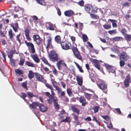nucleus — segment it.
<instances>
[{
  "instance_id": "obj_53",
  "label": "nucleus",
  "mask_w": 131,
  "mask_h": 131,
  "mask_svg": "<svg viewBox=\"0 0 131 131\" xmlns=\"http://www.w3.org/2000/svg\"><path fill=\"white\" fill-rule=\"evenodd\" d=\"M61 91H58V93H60V96L61 97H64L65 96V92L64 91H62V90L61 89Z\"/></svg>"
},
{
  "instance_id": "obj_14",
  "label": "nucleus",
  "mask_w": 131,
  "mask_h": 131,
  "mask_svg": "<svg viewBox=\"0 0 131 131\" xmlns=\"http://www.w3.org/2000/svg\"><path fill=\"white\" fill-rule=\"evenodd\" d=\"M79 101L83 106H85L86 104L85 99L83 96H81L79 97Z\"/></svg>"
},
{
  "instance_id": "obj_31",
  "label": "nucleus",
  "mask_w": 131,
  "mask_h": 131,
  "mask_svg": "<svg viewBox=\"0 0 131 131\" xmlns=\"http://www.w3.org/2000/svg\"><path fill=\"white\" fill-rule=\"evenodd\" d=\"M25 64L28 67H35V64L33 63L27 61L25 62Z\"/></svg>"
},
{
  "instance_id": "obj_2",
  "label": "nucleus",
  "mask_w": 131,
  "mask_h": 131,
  "mask_svg": "<svg viewBox=\"0 0 131 131\" xmlns=\"http://www.w3.org/2000/svg\"><path fill=\"white\" fill-rule=\"evenodd\" d=\"M72 50L75 57L80 60H82V57L81 55L80 52L78 51V49L76 47L73 46L72 48Z\"/></svg>"
},
{
  "instance_id": "obj_11",
  "label": "nucleus",
  "mask_w": 131,
  "mask_h": 131,
  "mask_svg": "<svg viewBox=\"0 0 131 131\" xmlns=\"http://www.w3.org/2000/svg\"><path fill=\"white\" fill-rule=\"evenodd\" d=\"M104 65L109 72H112L113 73H115V71L114 69V67L106 63H105Z\"/></svg>"
},
{
  "instance_id": "obj_56",
  "label": "nucleus",
  "mask_w": 131,
  "mask_h": 131,
  "mask_svg": "<svg viewBox=\"0 0 131 131\" xmlns=\"http://www.w3.org/2000/svg\"><path fill=\"white\" fill-rule=\"evenodd\" d=\"M102 117L107 121H108L110 119L109 117L107 115L102 116Z\"/></svg>"
},
{
  "instance_id": "obj_58",
  "label": "nucleus",
  "mask_w": 131,
  "mask_h": 131,
  "mask_svg": "<svg viewBox=\"0 0 131 131\" xmlns=\"http://www.w3.org/2000/svg\"><path fill=\"white\" fill-rule=\"evenodd\" d=\"M11 65L12 66H15V60L14 59H10Z\"/></svg>"
},
{
  "instance_id": "obj_64",
  "label": "nucleus",
  "mask_w": 131,
  "mask_h": 131,
  "mask_svg": "<svg viewBox=\"0 0 131 131\" xmlns=\"http://www.w3.org/2000/svg\"><path fill=\"white\" fill-rule=\"evenodd\" d=\"M60 84L63 88H65L66 84L64 82L61 81L60 82Z\"/></svg>"
},
{
  "instance_id": "obj_52",
  "label": "nucleus",
  "mask_w": 131,
  "mask_h": 131,
  "mask_svg": "<svg viewBox=\"0 0 131 131\" xmlns=\"http://www.w3.org/2000/svg\"><path fill=\"white\" fill-rule=\"evenodd\" d=\"M120 61L119 62V64L120 66L121 67H123L125 65V62L126 61H124V60H120Z\"/></svg>"
},
{
  "instance_id": "obj_12",
  "label": "nucleus",
  "mask_w": 131,
  "mask_h": 131,
  "mask_svg": "<svg viewBox=\"0 0 131 131\" xmlns=\"http://www.w3.org/2000/svg\"><path fill=\"white\" fill-rule=\"evenodd\" d=\"M30 29L28 28H26L24 32L25 35V36L27 40L29 41H31V39L30 37L29 36V32Z\"/></svg>"
},
{
  "instance_id": "obj_38",
  "label": "nucleus",
  "mask_w": 131,
  "mask_h": 131,
  "mask_svg": "<svg viewBox=\"0 0 131 131\" xmlns=\"http://www.w3.org/2000/svg\"><path fill=\"white\" fill-rule=\"evenodd\" d=\"M15 72L16 74H18L19 75L23 74V71L19 69H15Z\"/></svg>"
},
{
  "instance_id": "obj_63",
  "label": "nucleus",
  "mask_w": 131,
  "mask_h": 131,
  "mask_svg": "<svg viewBox=\"0 0 131 131\" xmlns=\"http://www.w3.org/2000/svg\"><path fill=\"white\" fill-rule=\"evenodd\" d=\"M112 51H113V52H115L116 53H118L119 52V50L115 48H114L112 49Z\"/></svg>"
},
{
  "instance_id": "obj_26",
  "label": "nucleus",
  "mask_w": 131,
  "mask_h": 131,
  "mask_svg": "<svg viewBox=\"0 0 131 131\" xmlns=\"http://www.w3.org/2000/svg\"><path fill=\"white\" fill-rule=\"evenodd\" d=\"M14 53L17 54V53L14 52V51H13V50H10L9 52H8L7 54L8 57L10 59H11L13 57V54Z\"/></svg>"
},
{
  "instance_id": "obj_24",
  "label": "nucleus",
  "mask_w": 131,
  "mask_h": 131,
  "mask_svg": "<svg viewBox=\"0 0 131 131\" xmlns=\"http://www.w3.org/2000/svg\"><path fill=\"white\" fill-rule=\"evenodd\" d=\"M72 110L74 112L78 114H79L80 112V110L75 107V105H72L71 107Z\"/></svg>"
},
{
  "instance_id": "obj_37",
  "label": "nucleus",
  "mask_w": 131,
  "mask_h": 131,
  "mask_svg": "<svg viewBox=\"0 0 131 131\" xmlns=\"http://www.w3.org/2000/svg\"><path fill=\"white\" fill-rule=\"evenodd\" d=\"M42 60L43 62L45 64L51 67V64L49 63L46 59L45 57H42Z\"/></svg>"
},
{
  "instance_id": "obj_48",
  "label": "nucleus",
  "mask_w": 131,
  "mask_h": 131,
  "mask_svg": "<svg viewBox=\"0 0 131 131\" xmlns=\"http://www.w3.org/2000/svg\"><path fill=\"white\" fill-rule=\"evenodd\" d=\"M82 38L84 42H86L88 40V38L86 35L85 34H84L82 35Z\"/></svg>"
},
{
  "instance_id": "obj_8",
  "label": "nucleus",
  "mask_w": 131,
  "mask_h": 131,
  "mask_svg": "<svg viewBox=\"0 0 131 131\" xmlns=\"http://www.w3.org/2000/svg\"><path fill=\"white\" fill-rule=\"evenodd\" d=\"M16 39V40L18 41L20 45L24 43V42H25V38L24 36H20V33L17 35Z\"/></svg>"
},
{
  "instance_id": "obj_49",
  "label": "nucleus",
  "mask_w": 131,
  "mask_h": 131,
  "mask_svg": "<svg viewBox=\"0 0 131 131\" xmlns=\"http://www.w3.org/2000/svg\"><path fill=\"white\" fill-rule=\"evenodd\" d=\"M92 120L96 122L97 124L100 126V122L97 119V118L95 116L93 117V119Z\"/></svg>"
},
{
  "instance_id": "obj_19",
  "label": "nucleus",
  "mask_w": 131,
  "mask_h": 131,
  "mask_svg": "<svg viewBox=\"0 0 131 131\" xmlns=\"http://www.w3.org/2000/svg\"><path fill=\"white\" fill-rule=\"evenodd\" d=\"M93 62L94 63V66L99 70H100V64L99 61L96 59H94L93 60Z\"/></svg>"
},
{
  "instance_id": "obj_59",
  "label": "nucleus",
  "mask_w": 131,
  "mask_h": 131,
  "mask_svg": "<svg viewBox=\"0 0 131 131\" xmlns=\"http://www.w3.org/2000/svg\"><path fill=\"white\" fill-rule=\"evenodd\" d=\"M27 94L28 95V96L29 97L32 98L33 97V94L32 93H31L29 92H27Z\"/></svg>"
},
{
  "instance_id": "obj_10",
  "label": "nucleus",
  "mask_w": 131,
  "mask_h": 131,
  "mask_svg": "<svg viewBox=\"0 0 131 131\" xmlns=\"http://www.w3.org/2000/svg\"><path fill=\"white\" fill-rule=\"evenodd\" d=\"M52 38L50 36L47 37L46 43L44 44L45 46H46V48L47 51H48L49 47L51 44Z\"/></svg>"
},
{
  "instance_id": "obj_42",
  "label": "nucleus",
  "mask_w": 131,
  "mask_h": 131,
  "mask_svg": "<svg viewBox=\"0 0 131 131\" xmlns=\"http://www.w3.org/2000/svg\"><path fill=\"white\" fill-rule=\"evenodd\" d=\"M43 83L45 84V86L48 88L50 89L51 90H52L53 89L52 86L50 84L47 83L46 80V82L45 83Z\"/></svg>"
},
{
  "instance_id": "obj_18",
  "label": "nucleus",
  "mask_w": 131,
  "mask_h": 131,
  "mask_svg": "<svg viewBox=\"0 0 131 131\" xmlns=\"http://www.w3.org/2000/svg\"><path fill=\"white\" fill-rule=\"evenodd\" d=\"M51 82L52 84L53 87L55 88L57 91H61V89L57 85V83L54 81V79H51Z\"/></svg>"
},
{
  "instance_id": "obj_61",
  "label": "nucleus",
  "mask_w": 131,
  "mask_h": 131,
  "mask_svg": "<svg viewBox=\"0 0 131 131\" xmlns=\"http://www.w3.org/2000/svg\"><path fill=\"white\" fill-rule=\"evenodd\" d=\"M90 16H91L92 18H94L96 19L97 17V15L95 14H93V13H90Z\"/></svg>"
},
{
  "instance_id": "obj_27",
  "label": "nucleus",
  "mask_w": 131,
  "mask_h": 131,
  "mask_svg": "<svg viewBox=\"0 0 131 131\" xmlns=\"http://www.w3.org/2000/svg\"><path fill=\"white\" fill-rule=\"evenodd\" d=\"M37 72H34L31 70H30L29 71V73L28 74V77L30 79H31L33 78L34 75H35V73Z\"/></svg>"
},
{
  "instance_id": "obj_51",
  "label": "nucleus",
  "mask_w": 131,
  "mask_h": 131,
  "mask_svg": "<svg viewBox=\"0 0 131 131\" xmlns=\"http://www.w3.org/2000/svg\"><path fill=\"white\" fill-rule=\"evenodd\" d=\"M25 61V59H20L19 64L20 66H23V65L24 62Z\"/></svg>"
},
{
  "instance_id": "obj_45",
  "label": "nucleus",
  "mask_w": 131,
  "mask_h": 131,
  "mask_svg": "<svg viewBox=\"0 0 131 131\" xmlns=\"http://www.w3.org/2000/svg\"><path fill=\"white\" fill-rule=\"evenodd\" d=\"M84 95L86 98L88 100H89L91 99V94L87 93H84Z\"/></svg>"
},
{
  "instance_id": "obj_39",
  "label": "nucleus",
  "mask_w": 131,
  "mask_h": 131,
  "mask_svg": "<svg viewBox=\"0 0 131 131\" xmlns=\"http://www.w3.org/2000/svg\"><path fill=\"white\" fill-rule=\"evenodd\" d=\"M38 4L41 5H44L45 4V3L44 0H35Z\"/></svg>"
},
{
  "instance_id": "obj_21",
  "label": "nucleus",
  "mask_w": 131,
  "mask_h": 131,
  "mask_svg": "<svg viewBox=\"0 0 131 131\" xmlns=\"http://www.w3.org/2000/svg\"><path fill=\"white\" fill-rule=\"evenodd\" d=\"M53 102L55 108L57 110H58L60 108L59 105L58 103V100L56 98H54V100H53Z\"/></svg>"
},
{
  "instance_id": "obj_1",
  "label": "nucleus",
  "mask_w": 131,
  "mask_h": 131,
  "mask_svg": "<svg viewBox=\"0 0 131 131\" xmlns=\"http://www.w3.org/2000/svg\"><path fill=\"white\" fill-rule=\"evenodd\" d=\"M48 56L50 60L52 62L57 61L59 59L58 55L55 51H50Z\"/></svg>"
},
{
  "instance_id": "obj_47",
  "label": "nucleus",
  "mask_w": 131,
  "mask_h": 131,
  "mask_svg": "<svg viewBox=\"0 0 131 131\" xmlns=\"http://www.w3.org/2000/svg\"><path fill=\"white\" fill-rule=\"evenodd\" d=\"M8 35L9 36V38L12 39L13 38V34L12 33V31L11 29L9 30L8 32Z\"/></svg>"
},
{
  "instance_id": "obj_17",
  "label": "nucleus",
  "mask_w": 131,
  "mask_h": 131,
  "mask_svg": "<svg viewBox=\"0 0 131 131\" xmlns=\"http://www.w3.org/2000/svg\"><path fill=\"white\" fill-rule=\"evenodd\" d=\"M39 107L40 111L42 112H45L47 110V107L42 104H39Z\"/></svg>"
},
{
  "instance_id": "obj_20",
  "label": "nucleus",
  "mask_w": 131,
  "mask_h": 131,
  "mask_svg": "<svg viewBox=\"0 0 131 131\" xmlns=\"http://www.w3.org/2000/svg\"><path fill=\"white\" fill-rule=\"evenodd\" d=\"M39 103L38 102H34L32 104H30L29 105V107L33 109H36L39 105Z\"/></svg>"
},
{
  "instance_id": "obj_34",
  "label": "nucleus",
  "mask_w": 131,
  "mask_h": 131,
  "mask_svg": "<svg viewBox=\"0 0 131 131\" xmlns=\"http://www.w3.org/2000/svg\"><path fill=\"white\" fill-rule=\"evenodd\" d=\"M125 39L127 41H131V35L127 34L124 36Z\"/></svg>"
},
{
  "instance_id": "obj_32",
  "label": "nucleus",
  "mask_w": 131,
  "mask_h": 131,
  "mask_svg": "<svg viewBox=\"0 0 131 131\" xmlns=\"http://www.w3.org/2000/svg\"><path fill=\"white\" fill-rule=\"evenodd\" d=\"M49 27L48 29L51 30H54V27L55 26V25H54L52 24L49 22L48 23Z\"/></svg>"
},
{
  "instance_id": "obj_30",
  "label": "nucleus",
  "mask_w": 131,
  "mask_h": 131,
  "mask_svg": "<svg viewBox=\"0 0 131 131\" xmlns=\"http://www.w3.org/2000/svg\"><path fill=\"white\" fill-rule=\"evenodd\" d=\"M55 41L58 43H61V40L60 37L59 35H57L54 38Z\"/></svg>"
},
{
  "instance_id": "obj_36",
  "label": "nucleus",
  "mask_w": 131,
  "mask_h": 131,
  "mask_svg": "<svg viewBox=\"0 0 131 131\" xmlns=\"http://www.w3.org/2000/svg\"><path fill=\"white\" fill-rule=\"evenodd\" d=\"M67 93L69 96H71L73 95L71 89L67 88L66 90Z\"/></svg>"
},
{
  "instance_id": "obj_6",
  "label": "nucleus",
  "mask_w": 131,
  "mask_h": 131,
  "mask_svg": "<svg viewBox=\"0 0 131 131\" xmlns=\"http://www.w3.org/2000/svg\"><path fill=\"white\" fill-rule=\"evenodd\" d=\"M62 48L63 49L67 50L70 49V47L71 44L68 42L63 41L61 43Z\"/></svg>"
},
{
  "instance_id": "obj_28",
  "label": "nucleus",
  "mask_w": 131,
  "mask_h": 131,
  "mask_svg": "<svg viewBox=\"0 0 131 131\" xmlns=\"http://www.w3.org/2000/svg\"><path fill=\"white\" fill-rule=\"evenodd\" d=\"M76 79L78 85L80 86L82 85V78L81 77L77 76Z\"/></svg>"
},
{
  "instance_id": "obj_25",
  "label": "nucleus",
  "mask_w": 131,
  "mask_h": 131,
  "mask_svg": "<svg viewBox=\"0 0 131 131\" xmlns=\"http://www.w3.org/2000/svg\"><path fill=\"white\" fill-rule=\"evenodd\" d=\"M91 7V6L88 4H86L84 6V9L88 13H90V10H91L90 8Z\"/></svg>"
},
{
  "instance_id": "obj_54",
  "label": "nucleus",
  "mask_w": 131,
  "mask_h": 131,
  "mask_svg": "<svg viewBox=\"0 0 131 131\" xmlns=\"http://www.w3.org/2000/svg\"><path fill=\"white\" fill-rule=\"evenodd\" d=\"M64 62L62 60H60L57 63V65L59 68H60L61 64H62L63 62Z\"/></svg>"
},
{
  "instance_id": "obj_46",
  "label": "nucleus",
  "mask_w": 131,
  "mask_h": 131,
  "mask_svg": "<svg viewBox=\"0 0 131 131\" xmlns=\"http://www.w3.org/2000/svg\"><path fill=\"white\" fill-rule=\"evenodd\" d=\"M20 96L25 102L27 100L25 99V97L27 96V95L26 94L24 93H21Z\"/></svg>"
},
{
  "instance_id": "obj_55",
  "label": "nucleus",
  "mask_w": 131,
  "mask_h": 131,
  "mask_svg": "<svg viewBox=\"0 0 131 131\" xmlns=\"http://www.w3.org/2000/svg\"><path fill=\"white\" fill-rule=\"evenodd\" d=\"M97 9L95 7L93 8L91 10V13H95L97 12Z\"/></svg>"
},
{
  "instance_id": "obj_29",
  "label": "nucleus",
  "mask_w": 131,
  "mask_h": 131,
  "mask_svg": "<svg viewBox=\"0 0 131 131\" xmlns=\"http://www.w3.org/2000/svg\"><path fill=\"white\" fill-rule=\"evenodd\" d=\"M112 40L114 42L118 41L123 39V38L121 37L117 36L115 37L112 39Z\"/></svg>"
},
{
  "instance_id": "obj_41",
  "label": "nucleus",
  "mask_w": 131,
  "mask_h": 131,
  "mask_svg": "<svg viewBox=\"0 0 131 131\" xmlns=\"http://www.w3.org/2000/svg\"><path fill=\"white\" fill-rule=\"evenodd\" d=\"M74 63L77 66L78 68V69L79 71L81 73H83L84 72V71L82 70V68L80 66L79 64H78L77 62H74Z\"/></svg>"
},
{
  "instance_id": "obj_5",
  "label": "nucleus",
  "mask_w": 131,
  "mask_h": 131,
  "mask_svg": "<svg viewBox=\"0 0 131 131\" xmlns=\"http://www.w3.org/2000/svg\"><path fill=\"white\" fill-rule=\"evenodd\" d=\"M97 84L99 88L103 90V92L107 94L108 89L107 85L106 84L103 83H97Z\"/></svg>"
},
{
  "instance_id": "obj_3",
  "label": "nucleus",
  "mask_w": 131,
  "mask_h": 131,
  "mask_svg": "<svg viewBox=\"0 0 131 131\" xmlns=\"http://www.w3.org/2000/svg\"><path fill=\"white\" fill-rule=\"evenodd\" d=\"M25 43L30 52L33 54L35 52V50L34 45L31 42H28L26 40L25 41Z\"/></svg>"
},
{
  "instance_id": "obj_62",
  "label": "nucleus",
  "mask_w": 131,
  "mask_h": 131,
  "mask_svg": "<svg viewBox=\"0 0 131 131\" xmlns=\"http://www.w3.org/2000/svg\"><path fill=\"white\" fill-rule=\"evenodd\" d=\"M103 26L104 28L106 29H108L111 28V26L109 25H105Z\"/></svg>"
},
{
  "instance_id": "obj_15",
  "label": "nucleus",
  "mask_w": 131,
  "mask_h": 131,
  "mask_svg": "<svg viewBox=\"0 0 131 131\" xmlns=\"http://www.w3.org/2000/svg\"><path fill=\"white\" fill-rule=\"evenodd\" d=\"M130 79V77L129 74L127 75L126 78L124 80V85L126 87H127L129 85V81Z\"/></svg>"
},
{
  "instance_id": "obj_9",
  "label": "nucleus",
  "mask_w": 131,
  "mask_h": 131,
  "mask_svg": "<svg viewBox=\"0 0 131 131\" xmlns=\"http://www.w3.org/2000/svg\"><path fill=\"white\" fill-rule=\"evenodd\" d=\"M35 78L37 80L40 81L43 83L46 82V80L44 79L42 75L37 73H35Z\"/></svg>"
},
{
  "instance_id": "obj_33",
  "label": "nucleus",
  "mask_w": 131,
  "mask_h": 131,
  "mask_svg": "<svg viewBox=\"0 0 131 131\" xmlns=\"http://www.w3.org/2000/svg\"><path fill=\"white\" fill-rule=\"evenodd\" d=\"M109 21H111L112 23L113 26V27H117V25L115 21H117L115 20L111 19H109L108 20Z\"/></svg>"
},
{
  "instance_id": "obj_16",
  "label": "nucleus",
  "mask_w": 131,
  "mask_h": 131,
  "mask_svg": "<svg viewBox=\"0 0 131 131\" xmlns=\"http://www.w3.org/2000/svg\"><path fill=\"white\" fill-rule=\"evenodd\" d=\"M11 26L13 28L14 31L16 32L19 28L18 24L17 23H12L10 24Z\"/></svg>"
},
{
  "instance_id": "obj_13",
  "label": "nucleus",
  "mask_w": 131,
  "mask_h": 131,
  "mask_svg": "<svg viewBox=\"0 0 131 131\" xmlns=\"http://www.w3.org/2000/svg\"><path fill=\"white\" fill-rule=\"evenodd\" d=\"M51 94L50 95H51L50 99H48L47 100L48 103L49 104H51L52 103L53 100H54V98H55V97L57 99V97H56L54 96V95H55V93L52 90H51Z\"/></svg>"
},
{
  "instance_id": "obj_35",
  "label": "nucleus",
  "mask_w": 131,
  "mask_h": 131,
  "mask_svg": "<svg viewBox=\"0 0 131 131\" xmlns=\"http://www.w3.org/2000/svg\"><path fill=\"white\" fill-rule=\"evenodd\" d=\"M71 121L70 117L69 116H67L66 117L65 119L62 120L61 121V122H67L70 123V122Z\"/></svg>"
},
{
  "instance_id": "obj_50",
  "label": "nucleus",
  "mask_w": 131,
  "mask_h": 131,
  "mask_svg": "<svg viewBox=\"0 0 131 131\" xmlns=\"http://www.w3.org/2000/svg\"><path fill=\"white\" fill-rule=\"evenodd\" d=\"M99 106H94L93 107V109L94 110L95 113L97 112L99 110Z\"/></svg>"
},
{
  "instance_id": "obj_7",
  "label": "nucleus",
  "mask_w": 131,
  "mask_h": 131,
  "mask_svg": "<svg viewBox=\"0 0 131 131\" xmlns=\"http://www.w3.org/2000/svg\"><path fill=\"white\" fill-rule=\"evenodd\" d=\"M119 60L127 61L129 58V56L125 52H123L119 53Z\"/></svg>"
},
{
  "instance_id": "obj_40",
  "label": "nucleus",
  "mask_w": 131,
  "mask_h": 131,
  "mask_svg": "<svg viewBox=\"0 0 131 131\" xmlns=\"http://www.w3.org/2000/svg\"><path fill=\"white\" fill-rule=\"evenodd\" d=\"M77 4L81 7L84 6V1L83 0H80L79 2H76Z\"/></svg>"
},
{
  "instance_id": "obj_57",
  "label": "nucleus",
  "mask_w": 131,
  "mask_h": 131,
  "mask_svg": "<svg viewBox=\"0 0 131 131\" xmlns=\"http://www.w3.org/2000/svg\"><path fill=\"white\" fill-rule=\"evenodd\" d=\"M21 85L24 88L27 90V83L26 82H25L23 83Z\"/></svg>"
},
{
  "instance_id": "obj_44",
  "label": "nucleus",
  "mask_w": 131,
  "mask_h": 131,
  "mask_svg": "<svg viewBox=\"0 0 131 131\" xmlns=\"http://www.w3.org/2000/svg\"><path fill=\"white\" fill-rule=\"evenodd\" d=\"M127 30L125 28H123L121 31V33L123 35L125 36L127 34L126 32H127Z\"/></svg>"
},
{
  "instance_id": "obj_23",
  "label": "nucleus",
  "mask_w": 131,
  "mask_h": 131,
  "mask_svg": "<svg viewBox=\"0 0 131 131\" xmlns=\"http://www.w3.org/2000/svg\"><path fill=\"white\" fill-rule=\"evenodd\" d=\"M64 14L67 17H70L74 15V13L71 10L66 11L64 12Z\"/></svg>"
},
{
  "instance_id": "obj_4",
  "label": "nucleus",
  "mask_w": 131,
  "mask_h": 131,
  "mask_svg": "<svg viewBox=\"0 0 131 131\" xmlns=\"http://www.w3.org/2000/svg\"><path fill=\"white\" fill-rule=\"evenodd\" d=\"M33 38L34 41L36 42V43L38 45H41L42 43V39L38 35H33Z\"/></svg>"
},
{
  "instance_id": "obj_43",
  "label": "nucleus",
  "mask_w": 131,
  "mask_h": 131,
  "mask_svg": "<svg viewBox=\"0 0 131 131\" xmlns=\"http://www.w3.org/2000/svg\"><path fill=\"white\" fill-rule=\"evenodd\" d=\"M108 33L111 35H112L113 34H115L117 33V30L114 29L112 30H110L108 31Z\"/></svg>"
},
{
  "instance_id": "obj_22",
  "label": "nucleus",
  "mask_w": 131,
  "mask_h": 131,
  "mask_svg": "<svg viewBox=\"0 0 131 131\" xmlns=\"http://www.w3.org/2000/svg\"><path fill=\"white\" fill-rule=\"evenodd\" d=\"M31 57L36 63L39 62L40 60L37 54H32L31 56Z\"/></svg>"
},
{
  "instance_id": "obj_60",
  "label": "nucleus",
  "mask_w": 131,
  "mask_h": 131,
  "mask_svg": "<svg viewBox=\"0 0 131 131\" xmlns=\"http://www.w3.org/2000/svg\"><path fill=\"white\" fill-rule=\"evenodd\" d=\"M73 117L75 121H77L78 120V116L75 114H73Z\"/></svg>"
}]
</instances>
